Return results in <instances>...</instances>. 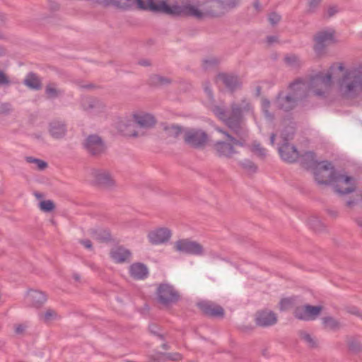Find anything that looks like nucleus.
<instances>
[{
	"label": "nucleus",
	"instance_id": "1",
	"mask_svg": "<svg viewBox=\"0 0 362 362\" xmlns=\"http://www.w3.org/2000/svg\"><path fill=\"white\" fill-rule=\"evenodd\" d=\"M214 112L236 137L220 128H217L216 130L224 134L235 144L239 146H245L248 138V129L245 126L244 117L247 115H252L254 113L253 107L250 102L245 98L240 101L233 102L230 105V110L216 106L214 108Z\"/></svg>",
	"mask_w": 362,
	"mask_h": 362
},
{
	"label": "nucleus",
	"instance_id": "2",
	"mask_svg": "<svg viewBox=\"0 0 362 362\" xmlns=\"http://www.w3.org/2000/svg\"><path fill=\"white\" fill-rule=\"evenodd\" d=\"M335 68H337L340 71L344 70L342 64H333L330 66L331 71L325 74L319 73L309 78H297L290 84V93L297 99L298 103L305 100L309 96L310 91H312L317 97H325L326 93L332 84V71Z\"/></svg>",
	"mask_w": 362,
	"mask_h": 362
},
{
	"label": "nucleus",
	"instance_id": "3",
	"mask_svg": "<svg viewBox=\"0 0 362 362\" xmlns=\"http://www.w3.org/2000/svg\"><path fill=\"white\" fill-rule=\"evenodd\" d=\"M339 94L344 98L352 99L362 91V68L344 70L337 81Z\"/></svg>",
	"mask_w": 362,
	"mask_h": 362
},
{
	"label": "nucleus",
	"instance_id": "4",
	"mask_svg": "<svg viewBox=\"0 0 362 362\" xmlns=\"http://www.w3.org/2000/svg\"><path fill=\"white\" fill-rule=\"evenodd\" d=\"M153 9L160 11V13L171 16H185L197 19H202L205 17L204 6H202V8H199L197 6L190 4L168 5L166 1L162 0L160 1V6L158 7L153 6Z\"/></svg>",
	"mask_w": 362,
	"mask_h": 362
},
{
	"label": "nucleus",
	"instance_id": "5",
	"mask_svg": "<svg viewBox=\"0 0 362 362\" xmlns=\"http://www.w3.org/2000/svg\"><path fill=\"white\" fill-rule=\"evenodd\" d=\"M316 182L320 185H332L338 173L330 162L322 161L313 170Z\"/></svg>",
	"mask_w": 362,
	"mask_h": 362
},
{
	"label": "nucleus",
	"instance_id": "6",
	"mask_svg": "<svg viewBox=\"0 0 362 362\" xmlns=\"http://www.w3.org/2000/svg\"><path fill=\"white\" fill-rule=\"evenodd\" d=\"M335 42L334 31L327 29L318 31L314 36V50L318 54H322L326 48Z\"/></svg>",
	"mask_w": 362,
	"mask_h": 362
},
{
	"label": "nucleus",
	"instance_id": "7",
	"mask_svg": "<svg viewBox=\"0 0 362 362\" xmlns=\"http://www.w3.org/2000/svg\"><path fill=\"white\" fill-rule=\"evenodd\" d=\"M183 139L188 146L199 148L205 146L206 144L208 135L200 129H185Z\"/></svg>",
	"mask_w": 362,
	"mask_h": 362
},
{
	"label": "nucleus",
	"instance_id": "8",
	"mask_svg": "<svg viewBox=\"0 0 362 362\" xmlns=\"http://www.w3.org/2000/svg\"><path fill=\"white\" fill-rule=\"evenodd\" d=\"M82 145L88 154L95 157L101 156L106 151L104 141L97 134L88 136L83 140Z\"/></svg>",
	"mask_w": 362,
	"mask_h": 362
},
{
	"label": "nucleus",
	"instance_id": "9",
	"mask_svg": "<svg viewBox=\"0 0 362 362\" xmlns=\"http://www.w3.org/2000/svg\"><path fill=\"white\" fill-rule=\"evenodd\" d=\"M158 301L163 305L175 303L180 298L179 293L168 284H161L156 291Z\"/></svg>",
	"mask_w": 362,
	"mask_h": 362
},
{
	"label": "nucleus",
	"instance_id": "10",
	"mask_svg": "<svg viewBox=\"0 0 362 362\" xmlns=\"http://www.w3.org/2000/svg\"><path fill=\"white\" fill-rule=\"evenodd\" d=\"M332 186L335 192L340 194H350L356 190V183L354 177L339 173Z\"/></svg>",
	"mask_w": 362,
	"mask_h": 362
},
{
	"label": "nucleus",
	"instance_id": "11",
	"mask_svg": "<svg viewBox=\"0 0 362 362\" xmlns=\"http://www.w3.org/2000/svg\"><path fill=\"white\" fill-rule=\"evenodd\" d=\"M174 248L177 252L189 255H202L204 253L203 247L199 243L189 239H182L176 241Z\"/></svg>",
	"mask_w": 362,
	"mask_h": 362
},
{
	"label": "nucleus",
	"instance_id": "12",
	"mask_svg": "<svg viewBox=\"0 0 362 362\" xmlns=\"http://www.w3.org/2000/svg\"><path fill=\"white\" fill-rule=\"evenodd\" d=\"M81 107L84 111L91 115H98L106 110L105 104L102 100L93 97L82 98Z\"/></svg>",
	"mask_w": 362,
	"mask_h": 362
},
{
	"label": "nucleus",
	"instance_id": "13",
	"mask_svg": "<svg viewBox=\"0 0 362 362\" xmlns=\"http://www.w3.org/2000/svg\"><path fill=\"white\" fill-rule=\"evenodd\" d=\"M160 1L158 0H148L147 2L143 0H123L122 8L125 10L139 8L160 13V11L153 9V6L158 7L160 6Z\"/></svg>",
	"mask_w": 362,
	"mask_h": 362
},
{
	"label": "nucleus",
	"instance_id": "14",
	"mask_svg": "<svg viewBox=\"0 0 362 362\" xmlns=\"http://www.w3.org/2000/svg\"><path fill=\"white\" fill-rule=\"evenodd\" d=\"M227 2L221 0H212L204 6V11L206 16H219L230 10Z\"/></svg>",
	"mask_w": 362,
	"mask_h": 362
},
{
	"label": "nucleus",
	"instance_id": "15",
	"mask_svg": "<svg viewBox=\"0 0 362 362\" xmlns=\"http://www.w3.org/2000/svg\"><path fill=\"white\" fill-rule=\"evenodd\" d=\"M91 175L98 185L104 187L110 188L115 185V181L112 175L106 170L93 169Z\"/></svg>",
	"mask_w": 362,
	"mask_h": 362
},
{
	"label": "nucleus",
	"instance_id": "16",
	"mask_svg": "<svg viewBox=\"0 0 362 362\" xmlns=\"http://www.w3.org/2000/svg\"><path fill=\"white\" fill-rule=\"evenodd\" d=\"M223 135L227 141H218L216 142L214 148L218 156L231 158L234 154L237 153L234 148V146L237 145L229 140L224 134Z\"/></svg>",
	"mask_w": 362,
	"mask_h": 362
},
{
	"label": "nucleus",
	"instance_id": "17",
	"mask_svg": "<svg viewBox=\"0 0 362 362\" xmlns=\"http://www.w3.org/2000/svg\"><path fill=\"white\" fill-rule=\"evenodd\" d=\"M298 103L297 99L290 92L288 94H284L282 92L279 93L274 102V105L277 108L284 111H289L293 109Z\"/></svg>",
	"mask_w": 362,
	"mask_h": 362
},
{
	"label": "nucleus",
	"instance_id": "18",
	"mask_svg": "<svg viewBox=\"0 0 362 362\" xmlns=\"http://www.w3.org/2000/svg\"><path fill=\"white\" fill-rule=\"evenodd\" d=\"M47 301V295L39 290L30 289L25 296V303L32 307L40 308Z\"/></svg>",
	"mask_w": 362,
	"mask_h": 362
},
{
	"label": "nucleus",
	"instance_id": "19",
	"mask_svg": "<svg viewBox=\"0 0 362 362\" xmlns=\"http://www.w3.org/2000/svg\"><path fill=\"white\" fill-rule=\"evenodd\" d=\"M171 231L167 228H158L148 233V238L153 245H160L168 242L171 237Z\"/></svg>",
	"mask_w": 362,
	"mask_h": 362
},
{
	"label": "nucleus",
	"instance_id": "20",
	"mask_svg": "<svg viewBox=\"0 0 362 362\" xmlns=\"http://www.w3.org/2000/svg\"><path fill=\"white\" fill-rule=\"evenodd\" d=\"M257 325L267 327L274 325L277 322L276 315L271 310H261L255 315Z\"/></svg>",
	"mask_w": 362,
	"mask_h": 362
},
{
	"label": "nucleus",
	"instance_id": "21",
	"mask_svg": "<svg viewBox=\"0 0 362 362\" xmlns=\"http://www.w3.org/2000/svg\"><path fill=\"white\" fill-rule=\"evenodd\" d=\"M279 153L281 158L287 163H294L299 157V153L296 148L287 141H284L279 148Z\"/></svg>",
	"mask_w": 362,
	"mask_h": 362
},
{
	"label": "nucleus",
	"instance_id": "22",
	"mask_svg": "<svg viewBox=\"0 0 362 362\" xmlns=\"http://www.w3.org/2000/svg\"><path fill=\"white\" fill-rule=\"evenodd\" d=\"M199 309L206 315L211 317H223V308L210 301H202L197 304Z\"/></svg>",
	"mask_w": 362,
	"mask_h": 362
},
{
	"label": "nucleus",
	"instance_id": "23",
	"mask_svg": "<svg viewBox=\"0 0 362 362\" xmlns=\"http://www.w3.org/2000/svg\"><path fill=\"white\" fill-rule=\"evenodd\" d=\"M48 132L54 139H63L67 132L66 125L64 122L54 120L49 123Z\"/></svg>",
	"mask_w": 362,
	"mask_h": 362
},
{
	"label": "nucleus",
	"instance_id": "24",
	"mask_svg": "<svg viewBox=\"0 0 362 362\" xmlns=\"http://www.w3.org/2000/svg\"><path fill=\"white\" fill-rule=\"evenodd\" d=\"M217 80L231 91H233L241 86V81L240 78L232 74L226 73L219 74L217 76Z\"/></svg>",
	"mask_w": 362,
	"mask_h": 362
},
{
	"label": "nucleus",
	"instance_id": "25",
	"mask_svg": "<svg viewBox=\"0 0 362 362\" xmlns=\"http://www.w3.org/2000/svg\"><path fill=\"white\" fill-rule=\"evenodd\" d=\"M133 119L138 127L144 129L151 128L156 123L154 117L148 113L141 112L134 114Z\"/></svg>",
	"mask_w": 362,
	"mask_h": 362
},
{
	"label": "nucleus",
	"instance_id": "26",
	"mask_svg": "<svg viewBox=\"0 0 362 362\" xmlns=\"http://www.w3.org/2000/svg\"><path fill=\"white\" fill-rule=\"evenodd\" d=\"M110 256L115 262L123 263L131 261L132 253L123 247H117L111 250Z\"/></svg>",
	"mask_w": 362,
	"mask_h": 362
},
{
	"label": "nucleus",
	"instance_id": "27",
	"mask_svg": "<svg viewBox=\"0 0 362 362\" xmlns=\"http://www.w3.org/2000/svg\"><path fill=\"white\" fill-rule=\"evenodd\" d=\"M129 272L134 279L139 280L144 279L147 278L148 275L147 267L139 262L132 264L129 267Z\"/></svg>",
	"mask_w": 362,
	"mask_h": 362
},
{
	"label": "nucleus",
	"instance_id": "28",
	"mask_svg": "<svg viewBox=\"0 0 362 362\" xmlns=\"http://www.w3.org/2000/svg\"><path fill=\"white\" fill-rule=\"evenodd\" d=\"M320 163V162H318L315 159V155L313 152H305L301 156V163L305 168L308 169H311L313 170Z\"/></svg>",
	"mask_w": 362,
	"mask_h": 362
},
{
	"label": "nucleus",
	"instance_id": "29",
	"mask_svg": "<svg viewBox=\"0 0 362 362\" xmlns=\"http://www.w3.org/2000/svg\"><path fill=\"white\" fill-rule=\"evenodd\" d=\"M24 84L30 88L35 90H39L42 87L41 80L33 73H30L27 75L24 80Z\"/></svg>",
	"mask_w": 362,
	"mask_h": 362
},
{
	"label": "nucleus",
	"instance_id": "30",
	"mask_svg": "<svg viewBox=\"0 0 362 362\" xmlns=\"http://www.w3.org/2000/svg\"><path fill=\"white\" fill-rule=\"evenodd\" d=\"M45 94L49 99L57 98L64 94V91L57 88L55 83H49L45 87Z\"/></svg>",
	"mask_w": 362,
	"mask_h": 362
},
{
	"label": "nucleus",
	"instance_id": "31",
	"mask_svg": "<svg viewBox=\"0 0 362 362\" xmlns=\"http://www.w3.org/2000/svg\"><path fill=\"white\" fill-rule=\"evenodd\" d=\"M90 234L93 239L100 242L107 241L110 239V233L101 228L90 229Z\"/></svg>",
	"mask_w": 362,
	"mask_h": 362
},
{
	"label": "nucleus",
	"instance_id": "32",
	"mask_svg": "<svg viewBox=\"0 0 362 362\" xmlns=\"http://www.w3.org/2000/svg\"><path fill=\"white\" fill-rule=\"evenodd\" d=\"M300 339L310 348H315L317 345V340L308 332L300 330L298 332Z\"/></svg>",
	"mask_w": 362,
	"mask_h": 362
},
{
	"label": "nucleus",
	"instance_id": "33",
	"mask_svg": "<svg viewBox=\"0 0 362 362\" xmlns=\"http://www.w3.org/2000/svg\"><path fill=\"white\" fill-rule=\"evenodd\" d=\"M163 129L168 137L177 138L181 134L184 135L185 129L178 125H165L164 126Z\"/></svg>",
	"mask_w": 362,
	"mask_h": 362
},
{
	"label": "nucleus",
	"instance_id": "34",
	"mask_svg": "<svg viewBox=\"0 0 362 362\" xmlns=\"http://www.w3.org/2000/svg\"><path fill=\"white\" fill-rule=\"evenodd\" d=\"M150 82L153 86H163L170 84L172 81L170 78L163 76L153 75L150 78Z\"/></svg>",
	"mask_w": 362,
	"mask_h": 362
},
{
	"label": "nucleus",
	"instance_id": "35",
	"mask_svg": "<svg viewBox=\"0 0 362 362\" xmlns=\"http://www.w3.org/2000/svg\"><path fill=\"white\" fill-rule=\"evenodd\" d=\"M40 318L45 322H49L51 321L55 320L58 318L57 313L52 309H47L43 313L40 314Z\"/></svg>",
	"mask_w": 362,
	"mask_h": 362
},
{
	"label": "nucleus",
	"instance_id": "36",
	"mask_svg": "<svg viewBox=\"0 0 362 362\" xmlns=\"http://www.w3.org/2000/svg\"><path fill=\"white\" fill-rule=\"evenodd\" d=\"M306 308L309 320H315L320 314L322 307L320 305L313 306L310 305H306Z\"/></svg>",
	"mask_w": 362,
	"mask_h": 362
},
{
	"label": "nucleus",
	"instance_id": "37",
	"mask_svg": "<svg viewBox=\"0 0 362 362\" xmlns=\"http://www.w3.org/2000/svg\"><path fill=\"white\" fill-rule=\"evenodd\" d=\"M322 324L326 329H336L339 327V322L332 317L322 318Z\"/></svg>",
	"mask_w": 362,
	"mask_h": 362
},
{
	"label": "nucleus",
	"instance_id": "38",
	"mask_svg": "<svg viewBox=\"0 0 362 362\" xmlns=\"http://www.w3.org/2000/svg\"><path fill=\"white\" fill-rule=\"evenodd\" d=\"M25 160L29 163L35 164L39 170H44L47 167V163L45 161L32 156L25 157Z\"/></svg>",
	"mask_w": 362,
	"mask_h": 362
},
{
	"label": "nucleus",
	"instance_id": "39",
	"mask_svg": "<svg viewBox=\"0 0 362 362\" xmlns=\"http://www.w3.org/2000/svg\"><path fill=\"white\" fill-rule=\"evenodd\" d=\"M294 316L302 320H309V317H308L306 305L300 307H298L296 308L294 311Z\"/></svg>",
	"mask_w": 362,
	"mask_h": 362
},
{
	"label": "nucleus",
	"instance_id": "40",
	"mask_svg": "<svg viewBox=\"0 0 362 362\" xmlns=\"http://www.w3.org/2000/svg\"><path fill=\"white\" fill-rule=\"evenodd\" d=\"M39 208L42 211L50 212L54 209L55 205L52 200H43L39 203Z\"/></svg>",
	"mask_w": 362,
	"mask_h": 362
},
{
	"label": "nucleus",
	"instance_id": "41",
	"mask_svg": "<svg viewBox=\"0 0 362 362\" xmlns=\"http://www.w3.org/2000/svg\"><path fill=\"white\" fill-rule=\"evenodd\" d=\"M159 358L164 361L169 360L176 361L180 360L182 358L181 355L178 353H159Z\"/></svg>",
	"mask_w": 362,
	"mask_h": 362
},
{
	"label": "nucleus",
	"instance_id": "42",
	"mask_svg": "<svg viewBox=\"0 0 362 362\" xmlns=\"http://www.w3.org/2000/svg\"><path fill=\"white\" fill-rule=\"evenodd\" d=\"M239 165L244 168L245 170L254 173L257 170V166L255 165V163L247 159H245L239 163Z\"/></svg>",
	"mask_w": 362,
	"mask_h": 362
},
{
	"label": "nucleus",
	"instance_id": "43",
	"mask_svg": "<svg viewBox=\"0 0 362 362\" xmlns=\"http://www.w3.org/2000/svg\"><path fill=\"white\" fill-rule=\"evenodd\" d=\"M286 63L291 67L297 68L300 65L299 58L296 55H288L285 57Z\"/></svg>",
	"mask_w": 362,
	"mask_h": 362
},
{
	"label": "nucleus",
	"instance_id": "44",
	"mask_svg": "<svg viewBox=\"0 0 362 362\" xmlns=\"http://www.w3.org/2000/svg\"><path fill=\"white\" fill-rule=\"evenodd\" d=\"M252 151L261 158H264L267 155V150L257 142L253 144Z\"/></svg>",
	"mask_w": 362,
	"mask_h": 362
},
{
	"label": "nucleus",
	"instance_id": "45",
	"mask_svg": "<svg viewBox=\"0 0 362 362\" xmlns=\"http://www.w3.org/2000/svg\"><path fill=\"white\" fill-rule=\"evenodd\" d=\"M219 63L218 59L214 57H210L203 60V66L204 69H209L216 66Z\"/></svg>",
	"mask_w": 362,
	"mask_h": 362
},
{
	"label": "nucleus",
	"instance_id": "46",
	"mask_svg": "<svg viewBox=\"0 0 362 362\" xmlns=\"http://www.w3.org/2000/svg\"><path fill=\"white\" fill-rule=\"evenodd\" d=\"M270 107V101L267 99H262V110L265 115V116L269 118L272 119L273 117L272 115L269 112V108Z\"/></svg>",
	"mask_w": 362,
	"mask_h": 362
},
{
	"label": "nucleus",
	"instance_id": "47",
	"mask_svg": "<svg viewBox=\"0 0 362 362\" xmlns=\"http://www.w3.org/2000/svg\"><path fill=\"white\" fill-rule=\"evenodd\" d=\"M293 305V300L291 298H283L279 302V309L281 311L289 309Z\"/></svg>",
	"mask_w": 362,
	"mask_h": 362
},
{
	"label": "nucleus",
	"instance_id": "48",
	"mask_svg": "<svg viewBox=\"0 0 362 362\" xmlns=\"http://www.w3.org/2000/svg\"><path fill=\"white\" fill-rule=\"evenodd\" d=\"M322 0H309L308 12L310 13L315 12Z\"/></svg>",
	"mask_w": 362,
	"mask_h": 362
},
{
	"label": "nucleus",
	"instance_id": "49",
	"mask_svg": "<svg viewBox=\"0 0 362 362\" xmlns=\"http://www.w3.org/2000/svg\"><path fill=\"white\" fill-rule=\"evenodd\" d=\"M281 19V16L275 12L271 13L269 15V18H268V20H269L270 24L272 25H275L278 24L280 22Z\"/></svg>",
	"mask_w": 362,
	"mask_h": 362
},
{
	"label": "nucleus",
	"instance_id": "50",
	"mask_svg": "<svg viewBox=\"0 0 362 362\" xmlns=\"http://www.w3.org/2000/svg\"><path fill=\"white\" fill-rule=\"evenodd\" d=\"M349 349L354 352H358L360 351L361 346L359 342L356 340H351L349 342Z\"/></svg>",
	"mask_w": 362,
	"mask_h": 362
},
{
	"label": "nucleus",
	"instance_id": "51",
	"mask_svg": "<svg viewBox=\"0 0 362 362\" xmlns=\"http://www.w3.org/2000/svg\"><path fill=\"white\" fill-rule=\"evenodd\" d=\"M310 225L315 230H320L322 223L317 218H314L310 221Z\"/></svg>",
	"mask_w": 362,
	"mask_h": 362
},
{
	"label": "nucleus",
	"instance_id": "52",
	"mask_svg": "<svg viewBox=\"0 0 362 362\" xmlns=\"http://www.w3.org/2000/svg\"><path fill=\"white\" fill-rule=\"evenodd\" d=\"M339 11L338 8L335 6H329L327 9V16L332 17Z\"/></svg>",
	"mask_w": 362,
	"mask_h": 362
},
{
	"label": "nucleus",
	"instance_id": "53",
	"mask_svg": "<svg viewBox=\"0 0 362 362\" xmlns=\"http://www.w3.org/2000/svg\"><path fill=\"white\" fill-rule=\"evenodd\" d=\"M80 243L83 245L84 247L92 250V243L88 239L81 240Z\"/></svg>",
	"mask_w": 362,
	"mask_h": 362
},
{
	"label": "nucleus",
	"instance_id": "54",
	"mask_svg": "<svg viewBox=\"0 0 362 362\" xmlns=\"http://www.w3.org/2000/svg\"><path fill=\"white\" fill-rule=\"evenodd\" d=\"M240 0H229L227 1V5L229 8H234L240 5Z\"/></svg>",
	"mask_w": 362,
	"mask_h": 362
},
{
	"label": "nucleus",
	"instance_id": "55",
	"mask_svg": "<svg viewBox=\"0 0 362 362\" xmlns=\"http://www.w3.org/2000/svg\"><path fill=\"white\" fill-rule=\"evenodd\" d=\"M9 83V80L8 77L5 75L4 73L0 72V86L8 84Z\"/></svg>",
	"mask_w": 362,
	"mask_h": 362
},
{
	"label": "nucleus",
	"instance_id": "56",
	"mask_svg": "<svg viewBox=\"0 0 362 362\" xmlns=\"http://www.w3.org/2000/svg\"><path fill=\"white\" fill-rule=\"evenodd\" d=\"M1 111L4 114H8L11 111V105L8 103H4L1 105Z\"/></svg>",
	"mask_w": 362,
	"mask_h": 362
},
{
	"label": "nucleus",
	"instance_id": "57",
	"mask_svg": "<svg viewBox=\"0 0 362 362\" xmlns=\"http://www.w3.org/2000/svg\"><path fill=\"white\" fill-rule=\"evenodd\" d=\"M25 326L23 325H18L16 327L15 332L16 334H22L25 330Z\"/></svg>",
	"mask_w": 362,
	"mask_h": 362
},
{
	"label": "nucleus",
	"instance_id": "58",
	"mask_svg": "<svg viewBox=\"0 0 362 362\" xmlns=\"http://www.w3.org/2000/svg\"><path fill=\"white\" fill-rule=\"evenodd\" d=\"M110 1L114 6L122 8L123 0H110Z\"/></svg>",
	"mask_w": 362,
	"mask_h": 362
},
{
	"label": "nucleus",
	"instance_id": "59",
	"mask_svg": "<svg viewBox=\"0 0 362 362\" xmlns=\"http://www.w3.org/2000/svg\"><path fill=\"white\" fill-rule=\"evenodd\" d=\"M204 91L206 93V95H208V97L210 99H212V98H213L212 90L209 86H206L204 88Z\"/></svg>",
	"mask_w": 362,
	"mask_h": 362
},
{
	"label": "nucleus",
	"instance_id": "60",
	"mask_svg": "<svg viewBox=\"0 0 362 362\" xmlns=\"http://www.w3.org/2000/svg\"><path fill=\"white\" fill-rule=\"evenodd\" d=\"M267 41L269 44H272L277 41V37L276 36H268L267 37Z\"/></svg>",
	"mask_w": 362,
	"mask_h": 362
},
{
	"label": "nucleus",
	"instance_id": "61",
	"mask_svg": "<svg viewBox=\"0 0 362 362\" xmlns=\"http://www.w3.org/2000/svg\"><path fill=\"white\" fill-rule=\"evenodd\" d=\"M34 195L35 197L37 199H42L44 197V195L40 193V192H34Z\"/></svg>",
	"mask_w": 362,
	"mask_h": 362
},
{
	"label": "nucleus",
	"instance_id": "62",
	"mask_svg": "<svg viewBox=\"0 0 362 362\" xmlns=\"http://www.w3.org/2000/svg\"><path fill=\"white\" fill-rule=\"evenodd\" d=\"M349 312L354 315L361 316V315L359 314V311L356 308H352L351 310H349ZM361 317H362V315H361Z\"/></svg>",
	"mask_w": 362,
	"mask_h": 362
},
{
	"label": "nucleus",
	"instance_id": "63",
	"mask_svg": "<svg viewBox=\"0 0 362 362\" xmlns=\"http://www.w3.org/2000/svg\"><path fill=\"white\" fill-rule=\"evenodd\" d=\"M254 7L256 8V10L259 11L260 10V4L259 1L256 0L254 2Z\"/></svg>",
	"mask_w": 362,
	"mask_h": 362
},
{
	"label": "nucleus",
	"instance_id": "64",
	"mask_svg": "<svg viewBox=\"0 0 362 362\" xmlns=\"http://www.w3.org/2000/svg\"><path fill=\"white\" fill-rule=\"evenodd\" d=\"M275 136H276V135L274 134H272L270 136V142H271L272 145H273L274 144Z\"/></svg>",
	"mask_w": 362,
	"mask_h": 362
}]
</instances>
